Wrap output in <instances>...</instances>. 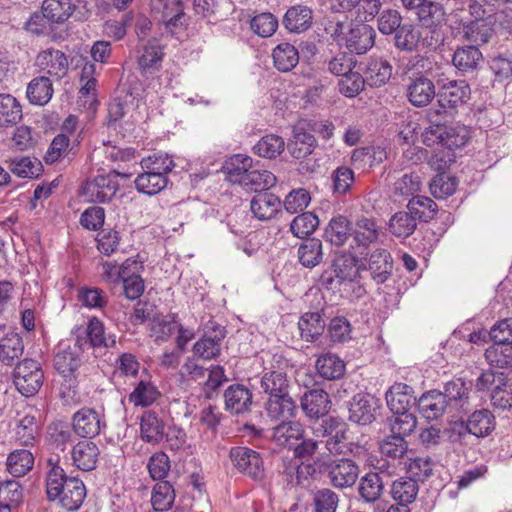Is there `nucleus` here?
<instances>
[{
  "instance_id": "nucleus-4",
  "label": "nucleus",
  "mask_w": 512,
  "mask_h": 512,
  "mask_svg": "<svg viewBox=\"0 0 512 512\" xmlns=\"http://www.w3.org/2000/svg\"><path fill=\"white\" fill-rule=\"evenodd\" d=\"M86 351L80 349L74 341L73 346L59 349L54 355L53 366L62 378L61 387L64 390L73 391L79 383V369L82 364L81 354Z\"/></svg>"
},
{
  "instance_id": "nucleus-58",
  "label": "nucleus",
  "mask_w": 512,
  "mask_h": 512,
  "mask_svg": "<svg viewBox=\"0 0 512 512\" xmlns=\"http://www.w3.org/2000/svg\"><path fill=\"white\" fill-rule=\"evenodd\" d=\"M160 392L150 380H141L129 395V401L135 406L147 407L153 404Z\"/></svg>"
},
{
  "instance_id": "nucleus-24",
  "label": "nucleus",
  "mask_w": 512,
  "mask_h": 512,
  "mask_svg": "<svg viewBox=\"0 0 512 512\" xmlns=\"http://www.w3.org/2000/svg\"><path fill=\"white\" fill-rule=\"evenodd\" d=\"M281 206L279 197L270 192H258L250 202L251 212L260 221L272 219L281 210Z\"/></svg>"
},
{
  "instance_id": "nucleus-55",
  "label": "nucleus",
  "mask_w": 512,
  "mask_h": 512,
  "mask_svg": "<svg viewBox=\"0 0 512 512\" xmlns=\"http://www.w3.org/2000/svg\"><path fill=\"white\" fill-rule=\"evenodd\" d=\"M275 67L282 72L292 70L299 62L298 50L290 43L277 45L272 53Z\"/></svg>"
},
{
  "instance_id": "nucleus-63",
  "label": "nucleus",
  "mask_w": 512,
  "mask_h": 512,
  "mask_svg": "<svg viewBox=\"0 0 512 512\" xmlns=\"http://www.w3.org/2000/svg\"><path fill=\"white\" fill-rule=\"evenodd\" d=\"M485 358L490 365L499 368L512 367V344L493 343L486 349Z\"/></svg>"
},
{
  "instance_id": "nucleus-42",
  "label": "nucleus",
  "mask_w": 512,
  "mask_h": 512,
  "mask_svg": "<svg viewBox=\"0 0 512 512\" xmlns=\"http://www.w3.org/2000/svg\"><path fill=\"white\" fill-rule=\"evenodd\" d=\"M24 344L19 334L9 332L0 339V361L2 364L12 366L22 356Z\"/></svg>"
},
{
  "instance_id": "nucleus-27",
  "label": "nucleus",
  "mask_w": 512,
  "mask_h": 512,
  "mask_svg": "<svg viewBox=\"0 0 512 512\" xmlns=\"http://www.w3.org/2000/svg\"><path fill=\"white\" fill-rule=\"evenodd\" d=\"M305 434V430L298 421L282 420L272 429V439L280 446L294 448Z\"/></svg>"
},
{
  "instance_id": "nucleus-8",
  "label": "nucleus",
  "mask_w": 512,
  "mask_h": 512,
  "mask_svg": "<svg viewBox=\"0 0 512 512\" xmlns=\"http://www.w3.org/2000/svg\"><path fill=\"white\" fill-rule=\"evenodd\" d=\"M152 13L162 21L167 29H184L189 17L184 12L182 0H150Z\"/></svg>"
},
{
  "instance_id": "nucleus-31",
  "label": "nucleus",
  "mask_w": 512,
  "mask_h": 512,
  "mask_svg": "<svg viewBox=\"0 0 512 512\" xmlns=\"http://www.w3.org/2000/svg\"><path fill=\"white\" fill-rule=\"evenodd\" d=\"M141 439L150 444L160 443L165 433V423L154 411H145L140 422Z\"/></svg>"
},
{
  "instance_id": "nucleus-13",
  "label": "nucleus",
  "mask_w": 512,
  "mask_h": 512,
  "mask_svg": "<svg viewBox=\"0 0 512 512\" xmlns=\"http://www.w3.org/2000/svg\"><path fill=\"white\" fill-rule=\"evenodd\" d=\"M471 89L465 80H451L441 85L437 92L441 107L454 109L468 102Z\"/></svg>"
},
{
  "instance_id": "nucleus-57",
  "label": "nucleus",
  "mask_w": 512,
  "mask_h": 512,
  "mask_svg": "<svg viewBox=\"0 0 512 512\" xmlns=\"http://www.w3.org/2000/svg\"><path fill=\"white\" fill-rule=\"evenodd\" d=\"M417 10V19L425 28L436 27L445 20L444 8L437 2L428 0Z\"/></svg>"
},
{
  "instance_id": "nucleus-6",
  "label": "nucleus",
  "mask_w": 512,
  "mask_h": 512,
  "mask_svg": "<svg viewBox=\"0 0 512 512\" xmlns=\"http://www.w3.org/2000/svg\"><path fill=\"white\" fill-rule=\"evenodd\" d=\"M43 381L44 372L38 361L26 358L17 363L13 372V382L23 396H34L42 387Z\"/></svg>"
},
{
  "instance_id": "nucleus-18",
  "label": "nucleus",
  "mask_w": 512,
  "mask_h": 512,
  "mask_svg": "<svg viewBox=\"0 0 512 512\" xmlns=\"http://www.w3.org/2000/svg\"><path fill=\"white\" fill-rule=\"evenodd\" d=\"M333 268L337 283L360 282L361 272L365 265H360L359 260L352 253L345 252L337 256L333 262Z\"/></svg>"
},
{
  "instance_id": "nucleus-22",
  "label": "nucleus",
  "mask_w": 512,
  "mask_h": 512,
  "mask_svg": "<svg viewBox=\"0 0 512 512\" xmlns=\"http://www.w3.org/2000/svg\"><path fill=\"white\" fill-rule=\"evenodd\" d=\"M495 425V417L488 409L476 410L466 421L459 423L467 433L478 438L488 436L495 429Z\"/></svg>"
},
{
  "instance_id": "nucleus-25",
  "label": "nucleus",
  "mask_w": 512,
  "mask_h": 512,
  "mask_svg": "<svg viewBox=\"0 0 512 512\" xmlns=\"http://www.w3.org/2000/svg\"><path fill=\"white\" fill-rule=\"evenodd\" d=\"M267 416L273 420H288L295 417L297 405L290 393L267 397L264 403Z\"/></svg>"
},
{
  "instance_id": "nucleus-61",
  "label": "nucleus",
  "mask_w": 512,
  "mask_h": 512,
  "mask_svg": "<svg viewBox=\"0 0 512 512\" xmlns=\"http://www.w3.org/2000/svg\"><path fill=\"white\" fill-rule=\"evenodd\" d=\"M175 500V490L168 481H159L152 490L151 504L156 511L171 508Z\"/></svg>"
},
{
  "instance_id": "nucleus-47",
  "label": "nucleus",
  "mask_w": 512,
  "mask_h": 512,
  "mask_svg": "<svg viewBox=\"0 0 512 512\" xmlns=\"http://www.w3.org/2000/svg\"><path fill=\"white\" fill-rule=\"evenodd\" d=\"M134 183L138 192L152 196L160 193L167 186L168 178L160 173L144 169V172L136 177Z\"/></svg>"
},
{
  "instance_id": "nucleus-37",
  "label": "nucleus",
  "mask_w": 512,
  "mask_h": 512,
  "mask_svg": "<svg viewBox=\"0 0 512 512\" xmlns=\"http://www.w3.org/2000/svg\"><path fill=\"white\" fill-rule=\"evenodd\" d=\"M260 389L267 397L287 394L290 393V381L285 372L267 371L261 376Z\"/></svg>"
},
{
  "instance_id": "nucleus-14",
  "label": "nucleus",
  "mask_w": 512,
  "mask_h": 512,
  "mask_svg": "<svg viewBox=\"0 0 512 512\" xmlns=\"http://www.w3.org/2000/svg\"><path fill=\"white\" fill-rule=\"evenodd\" d=\"M224 407L232 415H244L250 412L253 404L251 390L243 384L228 386L223 394Z\"/></svg>"
},
{
  "instance_id": "nucleus-20",
  "label": "nucleus",
  "mask_w": 512,
  "mask_h": 512,
  "mask_svg": "<svg viewBox=\"0 0 512 512\" xmlns=\"http://www.w3.org/2000/svg\"><path fill=\"white\" fill-rule=\"evenodd\" d=\"M366 261L365 270L370 272V276L376 284H383L389 279L393 270V260L387 250H375Z\"/></svg>"
},
{
  "instance_id": "nucleus-11",
  "label": "nucleus",
  "mask_w": 512,
  "mask_h": 512,
  "mask_svg": "<svg viewBox=\"0 0 512 512\" xmlns=\"http://www.w3.org/2000/svg\"><path fill=\"white\" fill-rule=\"evenodd\" d=\"M376 32L365 23H352L347 30L343 46L351 53L365 54L375 44Z\"/></svg>"
},
{
  "instance_id": "nucleus-7",
  "label": "nucleus",
  "mask_w": 512,
  "mask_h": 512,
  "mask_svg": "<svg viewBox=\"0 0 512 512\" xmlns=\"http://www.w3.org/2000/svg\"><path fill=\"white\" fill-rule=\"evenodd\" d=\"M116 176L124 178L128 174L118 173L115 170L107 175H98L92 180H88L82 187V194L89 202L105 203L111 200L119 189V183Z\"/></svg>"
},
{
  "instance_id": "nucleus-15",
  "label": "nucleus",
  "mask_w": 512,
  "mask_h": 512,
  "mask_svg": "<svg viewBox=\"0 0 512 512\" xmlns=\"http://www.w3.org/2000/svg\"><path fill=\"white\" fill-rule=\"evenodd\" d=\"M301 408L310 419H322L328 417L331 408L329 395L323 389H311L301 397Z\"/></svg>"
},
{
  "instance_id": "nucleus-9",
  "label": "nucleus",
  "mask_w": 512,
  "mask_h": 512,
  "mask_svg": "<svg viewBox=\"0 0 512 512\" xmlns=\"http://www.w3.org/2000/svg\"><path fill=\"white\" fill-rule=\"evenodd\" d=\"M225 336V328L210 320L205 325L203 336L193 346L194 354L204 360L216 358L220 354Z\"/></svg>"
},
{
  "instance_id": "nucleus-10",
  "label": "nucleus",
  "mask_w": 512,
  "mask_h": 512,
  "mask_svg": "<svg viewBox=\"0 0 512 512\" xmlns=\"http://www.w3.org/2000/svg\"><path fill=\"white\" fill-rule=\"evenodd\" d=\"M230 459L234 467L241 473L255 480L264 477L263 461L260 454L248 447H233L230 450Z\"/></svg>"
},
{
  "instance_id": "nucleus-1",
  "label": "nucleus",
  "mask_w": 512,
  "mask_h": 512,
  "mask_svg": "<svg viewBox=\"0 0 512 512\" xmlns=\"http://www.w3.org/2000/svg\"><path fill=\"white\" fill-rule=\"evenodd\" d=\"M46 493L49 501H57L66 511H77L86 497V487L77 477H68L62 467L52 459L48 461Z\"/></svg>"
},
{
  "instance_id": "nucleus-12",
  "label": "nucleus",
  "mask_w": 512,
  "mask_h": 512,
  "mask_svg": "<svg viewBox=\"0 0 512 512\" xmlns=\"http://www.w3.org/2000/svg\"><path fill=\"white\" fill-rule=\"evenodd\" d=\"M103 425V416L93 408H82L72 416L73 431L82 438L92 439L99 435Z\"/></svg>"
},
{
  "instance_id": "nucleus-48",
  "label": "nucleus",
  "mask_w": 512,
  "mask_h": 512,
  "mask_svg": "<svg viewBox=\"0 0 512 512\" xmlns=\"http://www.w3.org/2000/svg\"><path fill=\"white\" fill-rule=\"evenodd\" d=\"M53 92L51 80L46 76L32 79L27 86V98L29 102L39 106L47 104L52 98Z\"/></svg>"
},
{
  "instance_id": "nucleus-29",
  "label": "nucleus",
  "mask_w": 512,
  "mask_h": 512,
  "mask_svg": "<svg viewBox=\"0 0 512 512\" xmlns=\"http://www.w3.org/2000/svg\"><path fill=\"white\" fill-rule=\"evenodd\" d=\"M99 456L100 450L92 441H80L72 449L73 464L82 471L94 470Z\"/></svg>"
},
{
  "instance_id": "nucleus-38",
  "label": "nucleus",
  "mask_w": 512,
  "mask_h": 512,
  "mask_svg": "<svg viewBox=\"0 0 512 512\" xmlns=\"http://www.w3.org/2000/svg\"><path fill=\"white\" fill-rule=\"evenodd\" d=\"M41 10L51 24H64L75 11L71 0H43Z\"/></svg>"
},
{
  "instance_id": "nucleus-64",
  "label": "nucleus",
  "mask_w": 512,
  "mask_h": 512,
  "mask_svg": "<svg viewBox=\"0 0 512 512\" xmlns=\"http://www.w3.org/2000/svg\"><path fill=\"white\" fill-rule=\"evenodd\" d=\"M339 495L330 488H321L312 494L313 512H336Z\"/></svg>"
},
{
  "instance_id": "nucleus-16",
  "label": "nucleus",
  "mask_w": 512,
  "mask_h": 512,
  "mask_svg": "<svg viewBox=\"0 0 512 512\" xmlns=\"http://www.w3.org/2000/svg\"><path fill=\"white\" fill-rule=\"evenodd\" d=\"M377 401L370 394L358 393L349 403V419L360 425H367L375 419Z\"/></svg>"
},
{
  "instance_id": "nucleus-34",
  "label": "nucleus",
  "mask_w": 512,
  "mask_h": 512,
  "mask_svg": "<svg viewBox=\"0 0 512 512\" xmlns=\"http://www.w3.org/2000/svg\"><path fill=\"white\" fill-rule=\"evenodd\" d=\"M313 12L308 6L295 5L289 8L283 18V24L290 32L301 33L312 25Z\"/></svg>"
},
{
  "instance_id": "nucleus-35",
  "label": "nucleus",
  "mask_w": 512,
  "mask_h": 512,
  "mask_svg": "<svg viewBox=\"0 0 512 512\" xmlns=\"http://www.w3.org/2000/svg\"><path fill=\"white\" fill-rule=\"evenodd\" d=\"M351 234L352 227L348 218L343 215H337L328 222L323 237L330 244L340 247L346 243Z\"/></svg>"
},
{
  "instance_id": "nucleus-59",
  "label": "nucleus",
  "mask_w": 512,
  "mask_h": 512,
  "mask_svg": "<svg viewBox=\"0 0 512 512\" xmlns=\"http://www.w3.org/2000/svg\"><path fill=\"white\" fill-rule=\"evenodd\" d=\"M408 210L419 221L428 222L434 218L438 211L437 204L429 197L416 195L409 200Z\"/></svg>"
},
{
  "instance_id": "nucleus-44",
  "label": "nucleus",
  "mask_w": 512,
  "mask_h": 512,
  "mask_svg": "<svg viewBox=\"0 0 512 512\" xmlns=\"http://www.w3.org/2000/svg\"><path fill=\"white\" fill-rule=\"evenodd\" d=\"M163 59V52L157 43L149 42L143 46L138 55V66L144 76L158 71Z\"/></svg>"
},
{
  "instance_id": "nucleus-53",
  "label": "nucleus",
  "mask_w": 512,
  "mask_h": 512,
  "mask_svg": "<svg viewBox=\"0 0 512 512\" xmlns=\"http://www.w3.org/2000/svg\"><path fill=\"white\" fill-rule=\"evenodd\" d=\"M101 266L102 279L110 284L120 283L124 276L131 272V267L140 268L139 262L131 258L126 259L121 265L116 261H104Z\"/></svg>"
},
{
  "instance_id": "nucleus-2",
  "label": "nucleus",
  "mask_w": 512,
  "mask_h": 512,
  "mask_svg": "<svg viewBox=\"0 0 512 512\" xmlns=\"http://www.w3.org/2000/svg\"><path fill=\"white\" fill-rule=\"evenodd\" d=\"M349 430L348 423L338 416L324 417L312 427L329 455H360L364 448L350 438Z\"/></svg>"
},
{
  "instance_id": "nucleus-50",
  "label": "nucleus",
  "mask_w": 512,
  "mask_h": 512,
  "mask_svg": "<svg viewBox=\"0 0 512 512\" xmlns=\"http://www.w3.org/2000/svg\"><path fill=\"white\" fill-rule=\"evenodd\" d=\"M318 374L327 380L340 379L345 373V363L336 354L327 353L316 361Z\"/></svg>"
},
{
  "instance_id": "nucleus-28",
  "label": "nucleus",
  "mask_w": 512,
  "mask_h": 512,
  "mask_svg": "<svg viewBox=\"0 0 512 512\" xmlns=\"http://www.w3.org/2000/svg\"><path fill=\"white\" fill-rule=\"evenodd\" d=\"M469 390L466 383L462 379L457 378L447 382L441 394L445 397L448 408H454L466 413L469 410Z\"/></svg>"
},
{
  "instance_id": "nucleus-17",
  "label": "nucleus",
  "mask_w": 512,
  "mask_h": 512,
  "mask_svg": "<svg viewBox=\"0 0 512 512\" xmlns=\"http://www.w3.org/2000/svg\"><path fill=\"white\" fill-rule=\"evenodd\" d=\"M406 95L414 107H425L431 103L437 93L433 81L423 75L411 79L407 85Z\"/></svg>"
},
{
  "instance_id": "nucleus-32",
  "label": "nucleus",
  "mask_w": 512,
  "mask_h": 512,
  "mask_svg": "<svg viewBox=\"0 0 512 512\" xmlns=\"http://www.w3.org/2000/svg\"><path fill=\"white\" fill-rule=\"evenodd\" d=\"M463 37L476 47L485 44L493 35V25L490 18H477L463 23Z\"/></svg>"
},
{
  "instance_id": "nucleus-45",
  "label": "nucleus",
  "mask_w": 512,
  "mask_h": 512,
  "mask_svg": "<svg viewBox=\"0 0 512 512\" xmlns=\"http://www.w3.org/2000/svg\"><path fill=\"white\" fill-rule=\"evenodd\" d=\"M253 160L251 157L243 154H236L227 159L223 169L230 182L243 184V178H246L252 168Z\"/></svg>"
},
{
  "instance_id": "nucleus-33",
  "label": "nucleus",
  "mask_w": 512,
  "mask_h": 512,
  "mask_svg": "<svg viewBox=\"0 0 512 512\" xmlns=\"http://www.w3.org/2000/svg\"><path fill=\"white\" fill-rule=\"evenodd\" d=\"M380 228L373 218L361 217L352 228L353 240L357 247L368 248L378 240Z\"/></svg>"
},
{
  "instance_id": "nucleus-52",
  "label": "nucleus",
  "mask_w": 512,
  "mask_h": 512,
  "mask_svg": "<svg viewBox=\"0 0 512 512\" xmlns=\"http://www.w3.org/2000/svg\"><path fill=\"white\" fill-rule=\"evenodd\" d=\"M22 119V107L10 94H0V127L16 125Z\"/></svg>"
},
{
  "instance_id": "nucleus-23",
  "label": "nucleus",
  "mask_w": 512,
  "mask_h": 512,
  "mask_svg": "<svg viewBox=\"0 0 512 512\" xmlns=\"http://www.w3.org/2000/svg\"><path fill=\"white\" fill-rule=\"evenodd\" d=\"M413 388L404 383H395L386 392V402L393 414L399 412H407L410 407L417 404L415 396H413Z\"/></svg>"
},
{
  "instance_id": "nucleus-39",
  "label": "nucleus",
  "mask_w": 512,
  "mask_h": 512,
  "mask_svg": "<svg viewBox=\"0 0 512 512\" xmlns=\"http://www.w3.org/2000/svg\"><path fill=\"white\" fill-rule=\"evenodd\" d=\"M325 321L318 312H306L298 321L300 337L306 342L316 341L325 330Z\"/></svg>"
},
{
  "instance_id": "nucleus-60",
  "label": "nucleus",
  "mask_w": 512,
  "mask_h": 512,
  "mask_svg": "<svg viewBox=\"0 0 512 512\" xmlns=\"http://www.w3.org/2000/svg\"><path fill=\"white\" fill-rule=\"evenodd\" d=\"M23 501V488L16 480L0 481V506L17 508Z\"/></svg>"
},
{
  "instance_id": "nucleus-19",
  "label": "nucleus",
  "mask_w": 512,
  "mask_h": 512,
  "mask_svg": "<svg viewBox=\"0 0 512 512\" xmlns=\"http://www.w3.org/2000/svg\"><path fill=\"white\" fill-rule=\"evenodd\" d=\"M36 64L46 73L57 80L63 78L68 72V59L66 55L57 49H47L40 52L36 58Z\"/></svg>"
},
{
  "instance_id": "nucleus-26",
  "label": "nucleus",
  "mask_w": 512,
  "mask_h": 512,
  "mask_svg": "<svg viewBox=\"0 0 512 512\" xmlns=\"http://www.w3.org/2000/svg\"><path fill=\"white\" fill-rule=\"evenodd\" d=\"M317 145L314 135L307 131L303 124L293 129V139L287 144V149L295 159H302L310 155Z\"/></svg>"
},
{
  "instance_id": "nucleus-40",
  "label": "nucleus",
  "mask_w": 512,
  "mask_h": 512,
  "mask_svg": "<svg viewBox=\"0 0 512 512\" xmlns=\"http://www.w3.org/2000/svg\"><path fill=\"white\" fill-rule=\"evenodd\" d=\"M482 60L483 55L475 45L457 48L452 57L453 65L461 72H473Z\"/></svg>"
},
{
  "instance_id": "nucleus-21",
  "label": "nucleus",
  "mask_w": 512,
  "mask_h": 512,
  "mask_svg": "<svg viewBox=\"0 0 512 512\" xmlns=\"http://www.w3.org/2000/svg\"><path fill=\"white\" fill-rule=\"evenodd\" d=\"M419 413L428 421L441 418L448 409L447 401L439 390H429L417 400Z\"/></svg>"
},
{
  "instance_id": "nucleus-43",
  "label": "nucleus",
  "mask_w": 512,
  "mask_h": 512,
  "mask_svg": "<svg viewBox=\"0 0 512 512\" xmlns=\"http://www.w3.org/2000/svg\"><path fill=\"white\" fill-rule=\"evenodd\" d=\"M34 455L28 449H16L6 459L7 471L14 477H23L34 466Z\"/></svg>"
},
{
  "instance_id": "nucleus-36",
  "label": "nucleus",
  "mask_w": 512,
  "mask_h": 512,
  "mask_svg": "<svg viewBox=\"0 0 512 512\" xmlns=\"http://www.w3.org/2000/svg\"><path fill=\"white\" fill-rule=\"evenodd\" d=\"M392 65L383 58L370 57L365 70V79L369 86L381 87L392 76Z\"/></svg>"
},
{
  "instance_id": "nucleus-62",
  "label": "nucleus",
  "mask_w": 512,
  "mask_h": 512,
  "mask_svg": "<svg viewBox=\"0 0 512 512\" xmlns=\"http://www.w3.org/2000/svg\"><path fill=\"white\" fill-rule=\"evenodd\" d=\"M319 226V219L313 212H302L290 223L291 233L300 239L311 235Z\"/></svg>"
},
{
  "instance_id": "nucleus-46",
  "label": "nucleus",
  "mask_w": 512,
  "mask_h": 512,
  "mask_svg": "<svg viewBox=\"0 0 512 512\" xmlns=\"http://www.w3.org/2000/svg\"><path fill=\"white\" fill-rule=\"evenodd\" d=\"M419 487L417 480L409 477H401L395 480L391 486V496L400 505L408 507L418 494Z\"/></svg>"
},
{
  "instance_id": "nucleus-30",
  "label": "nucleus",
  "mask_w": 512,
  "mask_h": 512,
  "mask_svg": "<svg viewBox=\"0 0 512 512\" xmlns=\"http://www.w3.org/2000/svg\"><path fill=\"white\" fill-rule=\"evenodd\" d=\"M422 40L421 30L411 23L403 24L393 34V44L402 52L413 53L420 49Z\"/></svg>"
},
{
  "instance_id": "nucleus-54",
  "label": "nucleus",
  "mask_w": 512,
  "mask_h": 512,
  "mask_svg": "<svg viewBox=\"0 0 512 512\" xmlns=\"http://www.w3.org/2000/svg\"><path fill=\"white\" fill-rule=\"evenodd\" d=\"M15 441L23 446L33 445L38 434V425L33 415H24L17 420L13 430Z\"/></svg>"
},
{
  "instance_id": "nucleus-5",
  "label": "nucleus",
  "mask_w": 512,
  "mask_h": 512,
  "mask_svg": "<svg viewBox=\"0 0 512 512\" xmlns=\"http://www.w3.org/2000/svg\"><path fill=\"white\" fill-rule=\"evenodd\" d=\"M72 335L80 349L112 348L116 345L115 335H106L104 323L97 317L89 319L86 326H77Z\"/></svg>"
},
{
  "instance_id": "nucleus-3",
  "label": "nucleus",
  "mask_w": 512,
  "mask_h": 512,
  "mask_svg": "<svg viewBox=\"0 0 512 512\" xmlns=\"http://www.w3.org/2000/svg\"><path fill=\"white\" fill-rule=\"evenodd\" d=\"M316 467L327 477L331 486L340 490L354 486L360 472L356 462L349 458H317L313 464L305 466V469L308 474L313 475L316 472Z\"/></svg>"
},
{
  "instance_id": "nucleus-41",
  "label": "nucleus",
  "mask_w": 512,
  "mask_h": 512,
  "mask_svg": "<svg viewBox=\"0 0 512 512\" xmlns=\"http://www.w3.org/2000/svg\"><path fill=\"white\" fill-rule=\"evenodd\" d=\"M299 263L306 268H314L323 261V245L318 238H307L298 247Z\"/></svg>"
},
{
  "instance_id": "nucleus-49",
  "label": "nucleus",
  "mask_w": 512,
  "mask_h": 512,
  "mask_svg": "<svg viewBox=\"0 0 512 512\" xmlns=\"http://www.w3.org/2000/svg\"><path fill=\"white\" fill-rule=\"evenodd\" d=\"M460 132H463V135L461 136V139L459 141H451L449 143L448 140L445 139V135H447V138L450 139L451 135L450 132L447 131L446 126H434L429 124L428 127H426L422 133V139L423 143L428 146L432 147L435 144H444V145H456V146H462L466 143L468 140V131L465 128H461Z\"/></svg>"
},
{
  "instance_id": "nucleus-51",
  "label": "nucleus",
  "mask_w": 512,
  "mask_h": 512,
  "mask_svg": "<svg viewBox=\"0 0 512 512\" xmlns=\"http://www.w3.org/2000/svg\"><path fill=\"white\" fill-rule=\"evenodd\" d=\"M384 490L383 479L379 473H367L360 479L358 492L367 503H373L380 499Z\"/></svg>"
},
{
  "instance_id": "nucleus-56",
  "label": "nucleus",
  "mask_w": 512,
  "mask_h": 512,
  "mask_svg": "<svg viewBox=\"0 0 512 512\" xmlns=\"http://www.w3.org/2000/svg\"><path fill=\"white\" fill-rule=\"evenodd\" d=\"M418 219L410 211H399L389 220V231L396 237H409L417 227Z\"/></svg>"
}]
</instances>
